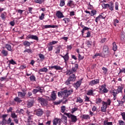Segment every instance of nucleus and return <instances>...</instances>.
I'll list each match as a JSON object with an SVG mask.
<instances>
[{"label":"nucleus","instance_id":"obj_1","mask_svg":"<svg viewBox=\"0 0 125 125\" xmlns=\"http://www.w3.org/2000/svg\"><path fill=\"white\" fill-rule=\"evenodd\" d=\"M74 90L72 88L67 89L63 91H60L58 93V96L59 97H63V99H67L71 94H73Z\"/></svg>","mask_w":125,"mask_h":125},{"label":"nucleus","instance_id":"obj_2","mask_svg":"<svg viewBox=\"0 0 125 125\" xmlns=\"http://www.w3.org/2000/svg\"><path fill=\"white\" fill-rule=\"evenodd\" d=\"M124 89V87L122 86H119L118 87L117 89H112L111 91H110V93H112L113 96V100H116L117 99V96L119 93H123V90Z\"/></svg>","mask_w":125,"mask_h":125},{"label":"nucleus","instance_id":"obj_3","mask_svg":"<svg viewBox=\"0 0 125 125\" xmlns=\"http://www.w3.org/2000/svg\"><path fill=\"white\" fill-rule=\"evenodd\" d=\"M76 80H77V76L75 74L69 75V77L67 79V80L65 82V85H68L70 86L71 84H73L74 82H76Z\"/></svg>","mask_w":125,"mask_h":125},{"label":"nucleus","instance_id":"obj_4","mask_svg":"<svg viewBox=\"0 0 125 125\" xmlns=\"http://www.w3.org/2000/svg\"><path fill=\"white\" fill-rule=\"evenodd\" d=\"M58 43V41H53L51 42H49L47 44V46L48 48V51H52L53 50V48L54 47V44Z\"/></svg>","mask_w":125,"mask_h":125},{"label":"nucleus","instance_id":"obj_5","mask_svg":"<svg viewBox=\"0 0 125 125\" xmlns=\"http://www.w3.org/2000/svg\"><path fill=\"white\" fill-rule=\"evenodd\" d=\"M64 115H66L68 118H69L71 120L72 123H76L77 121H78V119L77 118V116H75L74 115H73L70 113H66L64 112Z\"/></svg>","mask_w":125,"mask_h":125},{"label":"nucleus","instance_id":"obj_6","mask_svg":"<svg viewBox=\"0 0 125 125\" xmlns=\"http://www.w3.org/2000/svg\"><path fill=\"white\" fill-rule=\"evenodd\" d=\"M38 101L42 106H47V100L42 97H39Z\"/></svg>","mask_w":125,"mask_h":125},{"label":"nucleus","instance_id":"obj_7","mask_svg":"<svg viewBox=\"0 0 125 125\" xmlns=\"http://www.w3.org/2000/svg\"><path fill=\"white\" fill-rule=\"evenodd\" d=\"M100 93H108L109 90L106 88V84H104L101 86V88H99Z\"/></svg>","mask_w":125,"mask_h":125},{"label":"nucleus","instance_id":"obj_8","mask_svg":"<svg viewBox=\"0 0 125 125\" xmlns=\"http://www.w3.org/2000/svg\"><path fill=\"white\" fill-rule=\"evenodd\" d=\"M103 52L106 54V55H109L110 54V50H109V47L107 45H104L103 47Z\"/></svg>","mask_w":125,"mask_h":125},{"label":"nucleus","instance_id":"obj_9","mask_svg":"<svg viewBox=\"0 0 125 125\" xmlns=\"http://www.w3.org/2000/svg\"><path fill=\"white\" fill-rule=\"evenodd\" d=\"M99 82H100V80L99 79L92 80L89 83V85L93 86V85H95V84H98V83H99Z\"/></svg>","mask_w":125,"mask_h":125},{"label":"nucleus","instance_id":"obj_10","mask_svg":"<svg viewBox=\"0 0 125 125\" xmlns=\"http://www.w3.org/2000/svg\"><path fill=\"white\" fill-rule=\"evenodd\" d=\"M106 17H104V14L101 13L98 17L95 19V22L97 24H98V21H100L101 19H105Z\"/></svg>","mask_w":125,"mask_h":125},{"label":"nucleus","instance_id":"obj_11","mask_svg":"<svg viewBox=\"0 0 125 125\" xmlns=\"http://www.w3.org/2000/svg\"><path fill=\"white\" fill-rule=\"evenodd\" d=\"M26 39V40H30V39H31V40H34L35 41H39V37L36 35H28Z\"/></svg>","mask_w":125,"mask_h":125},{"label":"nucleus","instance_id":"obj_12","mask_svg":"<svg viewBox=\"0 0 125 125\" xmlns=\"http://www.w3.org/2000/svg\"><path fill=\"white\" fill-rule=\"evenodd\" d=\"M82 83H83V79H81L79 81H77L76 83L74 84L73 86L77 89V88H79V87L81 86Z\"/></svg>","mask_w":125,"mask_h":125},{"label":"nucleus","instance_id":"obj_13","mask_svg":"<svg viewBox=\"0 0 125 125\" xmlns=\"http://www.w3.org/2000/svg\"><path fill=\"white\" fill-rule=\"evenodd\" d=\"M61 57L64 60V63L67 64V62L69 61L70 57H69V53L67 52L64 56L61 55Z\"/></svg>","mask_w":125,"mask_h":125},{"label":"nucleus","instance_id":"obj_14","mask_svg":"<svg viewBox=\"0 0 125 125\" xmlns=\"http://www.w3.org/2000/svg\"><path fill=\"white\" fill-rule=\"evenodd\" d=\"M7 116H8V114H4L2 115L1 116V118H2V120L1 122V125H6V118H7Z\"/></svg>","mask_w":125,"mask_h":125},{"label":"nucleus","instance_id":"obj_15","mask_svg":"<svg viewBox=\"0 0 125 125\" xmlns=\"http://www.w3.org/2000/svg\"><path fill=\"white\" fill-rule=\"evenodd\" d=\"M107 109V103L103 101V107H101V112L105 113Z\"/></svg>","mask_w":125,"mask_h":125},{"label":"nucleus","instance_id":"obj_16","mask_svg":"<svg viewBox=\"0 0 125 125\" xmlns=\"http://www.w3.org/2000/svg\"><path fill=\"white\" fill-rule=\"evenodd\" d=\"M56 16H57V17H58L59 19H61V18H64V15H63V13L60 11H57L56 13Z\"/></svg>","mask_w":125,"mask_h":125},{"label":"nucleus","instance_id":"obj_17","mask_svg":"<svg viewBox=\"0 0 125 125\" xmlns=\"http://www.w3.org/2000/svg\"><path fill=\"white\" fill-rule=\"evenodd\" d=\"M58 124L59 125H61V119L59 118L54 119L53 121V125H57Z\"/></svg>","mask_w":125,"mask_h":125},{"label":"nucleus","instance_id":"obj_18","mask_svg":"<svg viewBox=\"0 0 125 125\" xmlns=\"http://www.w3.org/2000/svg\"><path fill=\"white\" fill-rule=\"evenodd\" d=\"M35 113H36L37 116L38 117H41L42 116V114H43V111H42V109H37L35 111Z\"/></svg>","mask_w":125,"mask_h":125},{"label":"nucleus","instance_id":"obj_19","mask_svg":"<svg viewBox=\"0 0 125 125\" xmlns=\"http://www.w3.org/2000/svg\"><path fill=\"white\" fill-rule=\"evenodd\" d=\"M49 69H54L55 70H63V68L61 67L60 66L58 65H54L51 66H49Z\"/></svg>","mask_w":125,"mask_h":125},{"label":"nucleus","instance_id":"obj_20","mask_svg":"<svg viewBox=\"0 0 125 125\" xmlns=\"http://www.w3.org/2000/svg\"><path fill=\"white\" fill-rule=\"evenodd\" d=\"M67 5L71 8H74L75 7V3L73 0H69L67 3Z\"/></svg>","mask_w":125,"mask_h":125},{"label":"nucleus","instance_id":"obj_21","mask_svg":"<svg viewBox=\"0 0 125 125\" xmlns=\"http://www.w3.org/2000/svg\"><path fill=\"white\" fill-rule=\"evenodd\" d=\"M18 97L20 98L23 99L25 98V96L26 95V92H18Z\"/></svg>","mask_w":125,"mask_h":125},{"label":"nucleus","instance_id":"obj_22","mask_svg":"<svg viewBox=\"0 0 125 125\" xmlns=\"http://www.w3.org/2000/svg\"><path fill=\"white\" fill-rule=\"evenodd\" d=\"M56 93H55V91H53L51 93V98H52L53 101H55L56 100Z\"/></svg>","mask_w":125,"mask_h":125},{"label":"nucleus","instance_id":"obj_23","mask_svg":"<svg viewBox=\"0 0 125 125\" xmlns=\"http://www.w3.org/2000/svg\"><path fill=\"white\" fill-rule=\"evenodd\" d=\"M58 25H44V29H48L49 28H58Z\"/></svg>","mask_w":125,"mask_h":125},{"label":"nucleus","instance_id":"obj_24","mask_svg":"<svg viewBox=\"0 0 125 125\" xmlns=\"http://www.w3.org/2000/svg\"><path fill=\"white\" fill-rule=\"evenodd\" d=\"M34 101H30L27 102V108H31V107H33V105L34 104Z\"/></svg>","mask_w":125,"mask_h":125},{"label":"nucleus","instance_id":"obj_25","mask_svg":"<svg viewBox=\"0 0 125 125\" xmlns=\"http://www.w3.org/2000/svg\"><path fill=\"white\" fill-rule=\"evenodd\" d=\"M108 8L111 10V11H113V10H114V2L112 1L110 2L109 4V6Z\"/></svg>","mask_w":125,"mask_h":125},{"label":"nucleus","instance_id":"obj_26","mask_svg":"<svg viewBox=\"0 0 125 125\" xmlns=\"http://www.w3.org/2000/svg\"><path fill=\"white\" fill-rule=\"evenodd\" d=\"M26 114L27 117H34L35 116V113L32 111H30L29 110H27Z\"/></svg>","mask_w":125,"mask_h":125},{"label":"nucleus","instance_id":"obj_27","mask_svg":"<svg viewBox=\"0 0 125 125\" xmlns=\"http://www.w3.org/2000/svg\"><path fill=\"white\" fill-rule=\"evenodd\" d=\"M28 53V54H32L33 53V50L31 49L25 48V49L23 51V53Z\"/></svg>","mask_w":125,"mask_h":125},{"label":"nucleus","instance_id":"obj_28","mask_svg":"<svg viewBox=\"0 0 125 125\" xmlns=\"http://www.w3.org/2000/svg\"><path fill=\"white\" fill-rule=\"evenodd\" d=\"M1 54H2L3 56L6 57L8 55V51L6 50L3 49L1 51Z\"/></svg>","mask_w":125,"mask_h":125},{"label":"nucleus","instance_id":"obj_29","mask_svg":"<svg viewBox=\"0 0 125 125\" xmlns=\"http://www.w3.org/2000/svg\"><path fill=\"white\" fill-rule=\"evenodd\" d=\"M23 45L25 46V47H27V46H30L31 45V42L28 41H24L22 42Z\"/></svg>","mask_w":125,"mask_h":125},{"label":"nucleus","instance_id":"obj_30","mask_svg":"<svg viewBox=\"0 0 125 125\" xmlns=\"http://www.w3.org/2000/svg\"><path fill=\"white\" fill-rule=\"evenodd\" d=\"M78 68H79V64L78 63H75V67H72L71 70H72V71H73L74 73H76Z\"/></svg>","mask_w":125,"mask_h":125},{"label":"nucleus","instance_id":"obj_31","mask_svg":"<svg viewBox=\"0 0 125 125\" xmlns=\"http://www.w3.org/2000/svg\"><path fill=\"white\" fill-rule=\"evenodd\" d=\"M5 48H6V49H7L8 51H12V48L11 47V45L9 44H5Z\"/></svg>","mask_w":125,"mask_h":125},{"label":"nucleus","instance_id":"obj_32","mask_svg":"<svg viewBox=\"0 0 125 125\" xmlns=\"http://www.w3.org/2000/svg\"><path fill=\"white\" fill-rule=\"evenodd\" d=\"M36 88L38 90V92H40V93H42V92H43V88L40 86H38Z\"/></svg>","mask_w":125,"mask_h":125},{"label":"nucleus","instance_id":"obj_33","mask_svg":"<svg viewBox=\"0 0 125 125\" xmlns=\"http://www.w3.org/2000/svg\"><path fill=\"white\" fill-rule=\"evenodd\" d=\"M62 121L64 122V125H67V117L63 116L62 119Z\"/></svg>","mask_w":125,"mask_h":125},{"label":"nucleus","instance_id":"obj_34","mask_svg":"<svg viewBox=\"0 0 125 125\" xmlns=\"http://www.w3.org/2000/svg\"><path fill=\"white\" fill-rule=\"evenodd\" d=\"M113 47L112 49L114 51H117V49H118V46L116 44V42H113L112 43Z\"/></svg>","mask_w":125,"mask_h":125},{"label":"nucleus","instance_id":"obj_35","mask_svg":"<svg viewBox=\"0 0 125 125\" xmlns=\"http://www.w3.org/2000/svg\"><path fill=\"white\" fill-rule=\"evenodd\" d=\"M61 49V45H58L56 48V51L55 52L56 54H59L60 53V50Z\"/></svg>","mask_w":125,"mask_h":125},{"label":"nucleus","instance_id":"obj_36","mask_svg":"<svg viewBox=\"0 0 125 125\" xmlns=\"http://www.w3.org/2000/svg\"><path fill=\"white\" fill-rule=\"evenodd\" d=\"M74 72L72 69H69L66 72V76H71V75H72L74 74Z\"/></svg>","mask_w":125,"mask_h":125},{"label":"nucleus","instance_id":"obj_37","mask_svg":"<svg viewBox=\"0 0 125 125\" xmlns=\"http://www.w3.org/2000/svg\"><path fill=\"white\" fill-rule=\"evenodd\" d=\"M82 119L83 120H88V119H90V117L88 115L83 114L81 116Z\"/></svg>","mask_w":125,"mask_h":125},{"label":"nucleus","instance_id":"obj_38","mask_svg":"<svg viewBox=\"0 0 125 125\" xmlns=\"http://www.w3.org/2000/svg\"><path fill=\"white\" fill-rule=\"evenodd\" d=\"M88 30H89V28L86 26H84L81 31L82 36H83V34H84V31H88Z\"/></svg>","mask_w":125,"mask_h":125},{"label":"nucleus","instance_id":"obj_39","mask_svg":"<svg viewBox=\"0 0 125 125\" xmlns=\"http://www.w3.org/2000/svg\"><path fill=\"white\" fill-rule=\"evenodd\" d=\"M94 90H93L92 89L89 90L86 93L87 95H89L90 96H92V95H93V91H94Z\"/></svg>","mask_w":125,"mask_h":125},{"label":"nucleus","instance_id":"obj_40","mask_svg":"<svg viewBox=\"0 0 125 125\" xmlns=\"http://www.w3.org/2000/svg\"><path fill=\"white\" fill-rule=\"evenodd\" d=\"M14 101L18 103H21V102H22V100L20 99V98L17 97L14 98Z\"/></svg>","mask_w":125,"mask_h":125},{"label":"nucleus","instance_id":"obj_41","mask_svg":"<svg viewBox=\"0 0 125 125\" xmlns=\"http://www.w3.org/2000/svg\"><path fill=\"white\" fill-rule=\"evenodd\" d=\"M76 102L77 103H83V99L81 98L80 97H78L77 98Z\"/></svg>","mask_w":125,"mask_h":125},{"label":"nucleus","instance_id":"obj_42","mask_svg":"<svg viewBox=\"0 0 125 125\" xmlns=\"http://www.w3.org/2000/svg\"><path fill=\"white\" fill-rule=\"evenodd\" d=\"M120 21L118 19H116L113 20V24L115 27H117V24L119 23Z\"/></svg>","mask_w":125,"mask_h":125},{"label":"nucleus","instance_id":"obj_43","mask_svg":"<svg viewBox=\"0 0 125 125\" xmlns=\"http://www.w3.org/2000/svg\"><path fill=\"white\" fill-rule=\"evenodd\" d=\"M86 44L88 47H91L92 46V42L88 41L86 42Z\"/></svg>","mask_w":125,"mask_h":125},{"label":"nucleus","instance_id":"obj_44","mask_svg":"<svg viewBox=\"0 0 125 125\" xmlns=\"http://www.w3.org/2000/svg\"><path fill=\"white\" fill-rule=\"evenodd\" d=\"M11 117L12 119H15L17 118V117H18V116L17 115L16 113H15V112H12L11 114Z\"/></svg>","mask_w":125,"mask_h":125},{"label":"nucleus","instance_id":"obj_45","mask_svg":"<svg viewBox=\"0 0 125 125\" xmlns=\"http://www.w3.org/2000/svg\"><path fill=\"white\" fill-rule=\"evenodd\" d=\"M39 56L41 59V61H43V60H44L45 58V57H44V55H42V54H39Z\"/></svg>","mask_w":125,"mask_h":125},{"label":"nucleus","instance_id":"obj_46","mask_svg":"<svg viewBox=\"0 0 125 125\" xmlns=\"http://www.w3.org/2000/svg\"><path fill=\"white\" fill-rule=\"evenodd\" d=\"M96 13H97V11L96 10H92L91 11L90 15V16H94V15H96Z\"/></svg>","mask_w":125,"mask_h":125},{"label":"nucleus","instance_id":"obj_47","mask_svg":"<svg viewBox=\"0 0 125 125\" xmlns=\"http://www.w3.org/2000/svg\"><path fill=\"white\" fill-rule=\"evenodd\" d=\"M29 79L31 82H36V76H35V75L31 76Z\"/></svg>","mask_w":125,"mask_h":125},{"label":"nucleus","instance_id":"obj_48","mask_svg":"<svg viewBox=\"0 0 125 125\" xmlns=\"http://www.w3.org/2000/svg\"><path fill=\"white\" fill-rule=\"evenodd\" d=\"M65 5V0H60V6L62 7Z\"/></svg>","mask_w":125,"mask_h":125},{"label":"nucleus","instance_id":"obj_49","mask_svg":"<svg viewBox=\"0 0 125 125\" xmlns=\"http://www.w3.org/2000/svg\"><path fill=\"white\" fill-rule=\"evenodd\" d=\"M104 125H113V122H108L106 121H104Z\"/></svg>","mask_w":125,"mask_h":125},{"label":"nucleus","instance_id":"obj_50","mask_svg":"<svg viewBox=\"0 0 125 125\" xmlns=\"http://www.w3.org/2000/svg\"><path fill=\"white\" fill-rule=\"evenodd\" d=\"M48 71V69H47L46 67H44L43 68H42L39 70V72H45V73H46Z\"/></svg>","mask_w":125,"mask_h":125},{"label":"nucleus","instance_id":"obj_51","mask_svg":"<svg viewBox=\"0 0 125 125\" xmlns=\"http://www.w3.org/2000/svg\"><path fill=\"white\" fill-rule=\"evenodd\" d=\"M102 6L103 8L106 9V8H108V6H109V4H105V3H103L102 4Z\"/></svg>","mask_w":125,"mask_h":125},{"label":"nucleus","instance_id":"obj_52","mask_svg":"<svg viewBox=\"0 0 125 125\" xmlns=\"http://www.w3.org/2000/svg\"><path fill=\"white\" fill-rule=\"evenodd\" d=\"M35 2L36 3H39V4H42V2H43L44 0H34Z\"/></svg>","mask_w":125,"mask_h":125},{"label":"nucleus","instance_id":"obj_53","mask_svg":"<svg viewBox=\"0 0 125 125\" xmlns=\"http://www.w3.org/2000/svg\"><path fill=\"white\" fill-rule=\"evenodd\" d=\"M8 62H9V64H12V65H15L17 64L16 62L13 60V59H11V60L8 61Z\"/></svg>","mask_w":125,"mask_h":125},{"label":"nucleus","instance_id":"obj_54","mask_svg":"<svg viewBox=\"0 0 125 125\" xmlns=\"http://www.w3.org/2000/svg\"><path fill=\"white\" fill-rule=\"evenodd\" d=\"M117 102H118V106H123L124 103H125V102L120 100H117Z\"/></svg>","mask_w":125,"mask_h":125},{"label":"nucleus","instance_id":"obj_55","mask_svg":"<svg viewBox=\"0 0 125 125\" xmlns=\"http://www.w3.org/2000/svg\"><path fill=\"white\" fill-rule=\"evenodd\" d=\"M26 125H36L35 122L31 121V122H27L26 123Z\"/></svg>","mask_w":125,"mask_h":125},{"label":"nucleus","instance_id":"obj_56","mask_svg":"<svg viewBox=\"0 0 125 125\" xmlns=\"http://www.w3.org/2000/svg\"><path fill=\"white\" fill-rule=\"evenodd\" d=\"M17 113H19V114H23L24 113V110L23 109H21L20 110H17Z\"/></svg>","mask_w":125,"mask_h":125},{"label":"nucleus","instance_id":"obj_57","mask_svg":"<svg viewBox=\"0 0 125 125\" xmlns=\"http://www.w3.org/2000/svg\"><path fill=\"white\" fill-rule=\"evenodd\" d=\"M61 109L62 113H64V112H65V111L66 110V107L63 105L61 107Z\"/></svg>","mask_w":125,"mask_h":125},{"label":"nucleus","instance_id":"obj_58","mask_svg":"<svg viewBox=\"0 0 125 125\" xmlns=\"http://www.w3.org/2000/svg\"><path fill=\"white\" fill-rule=\"evenodd\" d=\"M27 122H33V118H34V116H27Z\"/></svg>","mask_w":125,"mask_h":125},{"label":"nucleus","instance_id":"obj_59","mask_svg":"<svg viewBox=\"0 0 125 125\" xmlns=\"http://www.w3.org/2000/svg\"><path fill=\"white\" fill-rule=\"evenodd\" d=\"M62 20H65V23H69L70 22V19L67 18H64Z\"/></svg>","mask_w":125,"mask_h":125},{"label":"nucleus","instance_id":"obj_60","mask_svg":"<svg viewBox=\"0 0 125 125\" xmlns=\"http://www.w3.org/2000/svg\"><path fill=\"white\" fill-rule=\"evenodd\" d=\"M98 56H100L101 57H102L101 54H100V53H96L93 56V59L97 58Z\"/></svg>","mask_w":125,"mask_h":125},{"label":"nucleus","instance_id":"obj_61","mask_svg":"<svg viewBox=\"0 0 125 125\" xmlns=\"http://www.w3.org/2000/svg\"><path fill=\"white\" fill-rule=\"evenodd\" d=\"M120 70V72L118 73V75H120V74H121V73H124V74H125V68H122V69H121V68H119Z\"/></svg>","mask_w":125,"mask_h":125},{"label":"nucleus","instance_id":"obj_62","mask_svg":"<svg viewBox=\"0 0 125 125\" xmlns=\"http://www.w3.org/2000/svg\"><path fill=\"white\" fill-rule=\"evenodd\" d=\"M1 18L2 19V20H4V21L6 19V17H5V15L4 14L2 13L0 16Z\"/></svg>","mask_w":125,"mask_h":125},{"label":"nucleus","instance_id":"obj_63","mask_svg":"<svg viewBox=\"0 0 125 125\" xmlns=\"http://www.w3.org/2000/svg\"><path fill=\"white\" fill-rule=\"evenodd\" d=\"M115 10H119V2H115Z\"/></svg>","mask_w":125,"mask_h":125},{"label":"nucleus","instance_id":"obj_64","mask_svg":"<svg viewBox=\"0 0 125 125\" xmlns=\"http://www.w3.org/2000/svg\"><path fill=\"white\" fill-rule=\"evenodd\" d=\"M119 125H125V122L123 120H119L118 121Z\"/></svg>","mask_w":125,"mask_h":125}]
</instances>
